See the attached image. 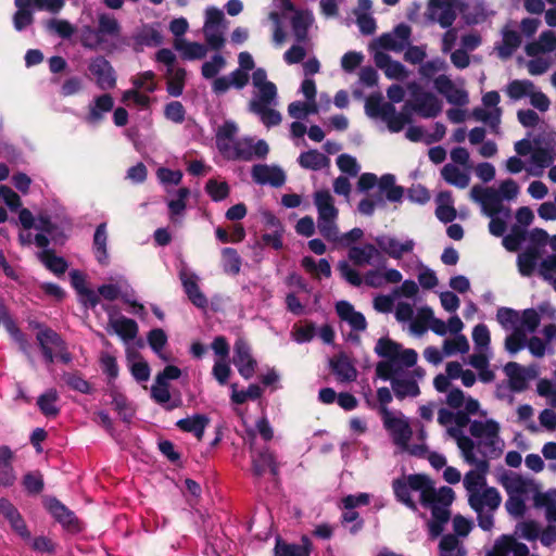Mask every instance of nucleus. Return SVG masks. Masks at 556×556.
Returning <instances> with one entry per match:
<instances>
[{"label":"nucleus","instance_id":"obj_28","mask_svg":"<svg viewBox=\"0 0 556 556\" xmlns=\"http://www.w3.org/2000/svg\"><path fill=\"white\" fill-rule=\"evenodd\" d=\"M179 277L190 301L198 307H204L206 298L199 289V277L186 266L180 269Z\"/></svg>","mask_w":556,"mask_h":556},{"label":"nucleus","instance_id":"obj_30","mask_svg":"<svg viewBox=\"0 0 556 556\" xmlns=\"http://www.w3.org/2000/svg\"><path fill=\"white\" fill-rule=\"evenodd\" d=\"M71 285L77 292L79 301L85 306L94 307L98 305V294L94 290L88 288L86 276L79 270H72L70 273Z\"/></svg>","mask_w":556,"mask_h":556},{"label":"nucleus","instance_id":"obj_4","mask_svg":"<svg viewBox=\"0 0 556 556\" xmlns=\"http://www.w3.org/2000/svg\"><path fill=\"white\" fill-rule=\"evenodd\" d=\"M486 472L473 469L468 471L463 480L469 506L477 513L479 527L484 531L493 528V513L502 503L500 492L486 485Z\"/></svg>","mask_w":556,"mask_h":556},{"label":"nucleus","instance_id":"obj_16","mask_svg":"<svg viewBox=\"0 0 556 556\" xmlns=\"http://www.w3.org/2000/svg\"><path fill=\"white\" fill-rule=\"evenodd\" d=\"M224 13L215 7H208L205 10V22L203 33L206 42L213 48L218 49L224 43Z\"/></svg>","mask_w":556,"mask_h":556},{"label":"nucleus","instance_id":"obj_34","mask_svg":"<svg viewBox=\"0 0 556 556\" xmlns=\"http://www.w3.org/2000/svg\"><path fill=\"white\" fill-rule=\"evenodd\" d=\"M114 100L110 94H101L93 99L89 104L88 115L86 121L89 124H97L103 119L105 113L113 109Z\"/></svg>","mask_w":556,"mask_h":556},{"label":"nucleus","instance_id":"obj_23","mask_svg":"<svg viewBox=\"0 0 556 556\" xmlns=\"http://www.w3.org/2000/svg\"><path fill=\"white\" fill-rule=\"evenodd\" d=\"M88 70L96 78V84L102 90L111 89L116 84L115 72L110 62L103 56L92 58Z\"/></svg>","mask_w":556,"mask_h":556},{"label":"nucleus","instance_id":"obj_13","mask_svg":"<svg viewBox=\"0 0 556 556\" xmlns=\"http://www.w3.org/2000/svg\"><path fill=\"white\" fill-rule=\"evenodd\" d=\"M470 197L480 204L482 213L489 217L498 214H503L505 217L509 215V211L503 205L497 188L476 185L471 188Z\"/></svg>","mask_w":556,"mask_h":556},{"label":"nucleus","instance_id":"obj_3","mask_svg":"<svg viewBox=\"0 0 556 556\" xmlns=\"http://www.w3.org/2000/svg\"><path fill=\"white\" fill-rule=\"evenodd\" d=\"M384 361L378 363L376 371L379 378L390 380L397 399L415 397L419 387L414 377L406 372L417 362V353L413 349H403L390 339H380L375 348Z\"/></svg>","mask_w":556,"mask_h":556},{"label":"nucleus","instance_id":"obj_53","mask_svg":"<svg viewBox=\"0 0 556 556\" xmlns=\"http://www.w3.org/2000/svg\"><path fill=\"white\" fill-rule=\"evenodd\" d=\"M527 162V173L530 176L539 177L543 174L544 168L549 164L551 157L547 152L543 150H535L531 153Z\"/></svg>","mask_w":556,"mask_h":556},{"label":"nucleus","instance_id":"obj_29","mask_svg":"<svg viewBox=\"0 0 556 556\" xmlns=\"http://www.w3.org/2000/svg\"><path fill=\"white\" fill-rule=\"evenodd\" d=\"M238 134L237 125L231 121H226L216 130V146L219 152L227 159L238 141L236 136Z\"/></svg>","mask_w":556,"mask_h":556},{"label":"nucleus","instance_id":"obj_56","mask_svg":"<svg viewBox=\"0 0 556 556\" xmlns=\"http://www.w3.org/2000/svg\"><path fill=\"white\" fill-rule=\"evenodd\" d=\"M313 23V15L309 12H296L292 17L293 34L299 42H304L307 29Z\"/></svg>","mask_w":556,"mask_h":556},{"label":"nucleus","instance_id":"obj_41","mask_svg":"<svg viewBox=\"0 0 556 556\" xmlns=\"http://www.w3.org/2000/svg\"><path fill=\"white\" fill-rule=\"evenodd\" d=\"M210 419L202 414H195L177 421V427L186 432L193 433L198 440H201Z\"/></svg>","mask_w":556,"mask_h":556},{"label":"nucleus","instance_id":"obj_39","mask_svg":"<svg viewBox=\"0 0 556 556\" xmlns=\"http://www.w3.org/2000/svg\"><path fill=\"white\" fill-rule=\"evenodd\" d=\"M336 308L340 318L346 321L354 330H364L366 328L365 317L356 312L349 302L340 301L337 303Z\"/></svg>","mask_w":556,"mask_h":556},{"label":"nucleus","instance_id":"obj_18","mask_svg":"<svg viewBox=\"0 0 556 556\" xmlns=\"http://www.w3.org/2000/svg\"><path fill=\"white\" fill-rule=\"evenodd\" d=\"M37 340L48 363H52L54 358H60L65 363L71 359L63 341L54 331L50 329L40 330L37 333Z\"/></svg>","mask_w":556,"mask_h":556},{"label":"nucleus","instance_id":"obj_19","mask_svg":"<svg viewBox=\"0 0 556 556\" xmlns=\"http://www.w3.org/2000/svg\"><path fill=\"white\" fill-rule=\"evenodd\" d=\"M254 440H255L254 429H248L247 437L244 438V441L251 448L252 469H253L254 475L262 476L267 471L275 475L277 472V465H276L274 455L267 450L261 451V452H255L253 450Z\"/></svg>","mask_w":556,"mask_h":556},{"label":"nucleus","instance_id":"obj_61","mask_svg":"<svg viewBox=\"0 0 556 556\" xmlns=\"http://www.w3.org/2000/svg\"><path fill=\"white\" fill-rule=\"evenodd\" d=\"M38 256L43 265L55 275H62L67 269L65 260L55 255L50 250H42Z\"/></svg>","mask_w":556,"mask_h":556},{"label":"nucleus","instance_id":"obj_45","mask_svg":"<svg viewBox=\"0 0 556 556\" xmlns=\"http://www.w3.org/2000/svg\"><path fill=\"white\" fill-rule=\"evenodd\" d=\"M18 219L25 230H30L33 227L40 231H46L48 235L52 233V224L46 216L34 218L31 212L27 208L20 211Z\"/></svg>","mask_w":556,"mask_h":556},{"label":"nucleus","instance_id":"obj_22","mask_svg":"<svg viewBox=\"0 0 556 556\" xmlns=\"http://www.w3.org/2000/svg\"><path fill=\"white\" fill-rule=\"evenodd\" d=\"M338 268L341 273V276L353 286H361L363 281L366 285L375 288L386 285L383 269L369 270L366 273L364 278H362L359 273L345 261L340 262Z\"/></svg>","mask_w":556,"mask_h":556},{"label":"nucleus","instance_id":"obj_46","mask_svg":"<svg viewBox=\"0 0 556 556\" xmlns=\"http://www.w3.org/2000/svg\"><path fill=\"white\" fill-rule=\"evenodd\" d=\"M379 248L372 244L353 247L349 250V258L357 266L370 265L372 260L379 256Z\"/></svg>","mask_w":556,"mask_h":556},{"label":"nucleus","instance_id":"obj_57","mask_svg":"<svg viewBox=\"0 0 556 556\" xmlns=\"http://www.w3.org/2000/svg\"><path fill=\"white\" fill-rule=\"evenodd\" d=\"M534 506L545 508L546 519L556 522V489L548 490L538 495Z\"/></svg>","mask_w":556,"mask_h":556},{"label":"nucleus","instance_id":"obj_37","mask_svg":"<svg viewBox=\"0 0 556 556\" xmlns=\"http://www.w3.org/2000/svg\"><path fill=\"white\" fill-rule=\"evenodd\" d=\"M465 369L458 362H450L445 366V374L438 375L433 384L439 392H450L451 380L460 379L462 374Z\"/></svg>","mask_w":556,"mask_h":556},{"label":"nucleus","instance_id":"obj_8","mask_svg":"<svg viewBox=\"0 0 556 556\" xmlns=\"http://www.w3.org/2000/svg\"><path fill=\"white\" fill-rule=\"evenodd\" d=\"M382 420L393 443L401 451L408 452L413 455H421L425 453V431L422 429L419 430L418 438L420 443L410 444L409 442L413 437V430L409 426L408 419L401 412H392L388 408H383Z\"/></svg>","mask_w":556,"mask_h":556},{"label":"nucleus","instance_id":"obj_31","mask_svg":"<svg viewBox=\"0 0 556 556\" xmlns=\"http://www.w3.org/2000/svg\"><path fill=\"white\" fill-rule=\"evenodd\" d=\"M429 16L442 27H450L455 20V11L451 0H431L429 4Z\"/></svg>","mask_w":556,"mask_h":556},{"label":"nucleus","instance_id":"obj_55","mask_svg":"<svg viewBox=\"0 0 556 556\" xmlns=\"http://www.w3.org/2000/svg\"><path fill=\"white\" fill-rule=\"evenodd\" d=\"M175 48L188 60L202 59L206 54V48L203 45L189 42L181 38L176 39Z\"/></svg>","mask_w":556,"mask_h":556},{"label":"nucleus","instance_id":"obj_35","mask_svg":"<svg viewBox=\"0 0 556 556\" xmlns=\"http://www.w3.org/2000/svg\"><path fill=\"white\" fill-rule=\"evenodd\" d=\"M126 357L132 377L138 382H147L151 374L149 364L132 348L126 349Z\"/></svg>","mask_w":556,"mask_h":556},{"label":"nucleus","instance_id":"obj_14","mask_svg":"<svg viewBox=\"0 0 556 556\" xmlns=\"http://www.w3.org/2000/svg\"><path fill=\"white\" fill-rule=\"evenodd\" d=\"M375 242L379 251L394 260H401L415 249L414 239L407 236L383 233L376 237Z\"/></svg>","mask_w":556,"mask_h":556},{"label":"nucleus","instance_id":"obj_36","mask_svg":"<svg viewBox=\"0 0 556 556\" xmlns=\"http://www.w3.org/2000/svg\"><path fill=\"white\" fill-rule=\"evenodd\" d=\"M556 48V34L547 30L543 31L536 41L526 46V52L529 56H536L539 54L547 55Z\"/></svg>","mask_w":556,"mask_h":556},{"label":"nucleus","instance_id":"obj_24","mask_svg":"<svg viewBox=\"0 0 556 556\" xmlns=\"http://www.w3.org/2000/svg\"><path fill=\"white\" fill-rule=\"evenodd\" d=\"M233 364L244 379L253 377L256 362L250 353V348L243 340H238L235 344Z\"/></svg>","mask_w":556,"mask_h":556},{"label":"nucleus","instance_id":"obj_26","mask_svg":"<svg viewBox=\"0 0 556 556\" xmlns=\"http://www.w3.org/2000/svg\"><path fill=\"white\" fill-rule=\"evenodd\" d=\"M374 61L389 79L404 80L408 76V71L405 66L392 60L384 51L374 52Z\"/></svg>","mask_w":556,"mask_h":556},{"label":"nucleus","instance_id":"obj_11","mask_svg":"<svg viewBox=\"0 0 556 556\" xmlns=\"http://www.w3.org/2000/svg\"><path fill=\"white\" fill-rule=\"evenodd\" d=\"M314 203L318 212L317 227L326 239L338 238V208L334 206L332 195L328 191H317L314 194Z\"/></svg>","mask_w":556,"mask_h":556},{"label":"nucleus","instance_id":"obj_38","mask_svg":"<svg viewBox=\"0 0 556 556\" xmlns=\"http://www.w3.org/2000/svg\"><path fill=\"white\" fill-rule=\"evenodd\" d=\"M190 195V190L186 187L175 192V198L167 201L169 220L173 224H180L186 210V200Z\"/></svg>","mask_w":556,"mask_h":556},{"label":"nucleus","instance_id":"obj_48","mask_svg":"<svg viewBox=\"0 0 556 556\" xmlns=\"http://www.w3.org/2000/svg\"><path fill=\"white\" fill-rule=\"evenodd\" d=\"M148 343L152 351L163 362L170 361V355L164 352V348L167 344V334L161 328L152 329L147 336Z\"/></svg>","mask_w":556,"mask_h":556},{"label":"nucleus","instance_id":"obj_52","mask_svg":"<svg viewBox=\"0 0 556 556\" xmlns=\"http://www.w3.org/2000/svg\"><path fill=\"white\" fill-rule=\"evenodd\" d=\"M330 365L340 381H352L356 378V370L348 357L340 355L331 359Z\"/></svg>","mask_w":556,"mask_h":556},{"label":"nucleus","instance_id":"obj_10","mask_svg":"<svg viewBox=\"0 0 556 556\" xmlns=\"http://www.w3.org/2000/svg\"><path fill=\"white\" fill-rule=\"evenodd\" d=\"M365 111L370 118L382 121L391 132L401 131L409 123L405 112H397L392 103L380 98L369 97L365 103Z\"/></svg>","mask_w":556,"mask_h":556},{"label":"nucleus","instance_id":"obj_32","mask_svg":"<svg viewBox=\"0 0 556 556\" xmlns=\"http://www.w3.org/2000/svg\"><path fill=\"white\" fill-rule=\"evenodd\" d=\"M109 327L121 338L127 348H131L129 342L138 334V325L134 319L125 316L111 317Z\"/></svg>","mask_w":556,"mask_h":556},{"label":"nucleus","instance_id":"obj_17","mask_svg":"<svg viewBox=\"0 0 556 556\" xmlns=\"http://www.w3.org/2000/svg\"><path fill=\"white\" fill-rule=\"evenodd\" d=\"M410 37V27L406 24L397 25L393 31L383 34L370 46L376 51L390 50L400 52L407 46Z\"/></svg>","mask_w":556,"mask_h":556},{"label":"nucleus","instance_id":"obj_62","mask_svg":"<svg viewBox=\"0 0 556 556\" xmlns=\"http://www.w3.org/2000/svg\"><path fill=\"white\" fill-rule=\"evenodd\" d=\"M539 258V252L535 248L528 249L518 255L517 264L519 273L522 276H530L534 271Z\"/></svg>","mask_w":556,"mask_h":556},{"label":"nucleus","instance_id":"obj_27","mask_svg":"<svg viewBox=\"0 0 556 556\" xmlns=\"http://www.w3.org/2000/svg\"><path fill=\"white\" fill-rule=\"evenodd\" d=\"M253 180L260 185L281 186L286 176L283 170L274 165L258 164L252 168Z\"/></svg>","mask_w":556,"mask_h":556},{"label":"nucleus","instance_id":"obj_50","mask_svg":"<svg viewBox=\"0 0 556 556\" xmlns=\"http://www.w3.org/2000/svg\"><path fill=\"white\" fill-rule=\"evenodd\" d=\"M13 453L7 446H0V484L8 486L15 480V475L11 466Z\"/></svg>","mask_w":556,"mask_h":556},{"label":"nucleus","instance_id":"obj_51","mask_svg":"<svg viewBox=\"0 0 556 556\" xmlns=\"http://www.w3.org/2000/svg\"><path fill=\"white\" fill-rule=\"evenodd\" d=\"M186 72L184 68L170 66L167 68V91L173 97H178L182 93L185 85Z\"/></svg>","mask_w":556,"mask_h":556},{"label":"nucleus","instance_id":"obj_64","mask_svg":"<svg viewBox=\"0 0 556 556\" xmlns=\"http://www.w3.org/2000/svg\"><path fill=\"white\" fill-rule=\"evenodd\" d=\"M547 244L554 253L541 262L539 273L544 279H552L553 273H556V235L549 237Z\"/></svg>","mask_w":556,"mask_h":556},{"label":"nucleus","instance_id":"obj_60","mask_svg":"<svg viewBox=\"0 0 556 556\" xmlns=\"http://www.w3.org/2000/svg\"><path fill=\"white\" fill-rule=\"evenodd\" d=\"M379 190L386 194L387 199L392 202H397L403 197L401 187L395 186V178L391 174L383 175L378 181Z\"/></svg>","mask_w":556,"mask_h":556},{"label":"nucleus","instance_id":"obj_12","mask_svg":"<svg viewBox=\"0 0 556 556\" xmlns=\"http://www.w3.org/2000/svg\"><path fill=\"white\" fill-rule=\"evenodd\" d=\"M500 482L508 495H516L523 498L535 497L541 495V485L533 479L516 472H506L501 476Z\"/></svg>","mask_w":556,"mask_h":556},{"label":"nucleus","instance_id":"obj_54","mask_svg":"<svg viewBox=\"0 0 556 556\" xmlns=\"http://www.w3.org/2000/svg\"><path fill=\"white\" fill-rule=\"evenodd\" d=\"M444 350L445 356H454L456 354H465L469 351V342L467 338L462 334V332L457 334H452L451 338H447L443 341L442 345Z\"/></svg>","mask_w":556,"mask_h":556},{"label":"nucleus","instance_id":"obj_2","mask_svg":"<svg viewBox=\"0 0 556 556\" xmlns=\"http://www.w3.org/2000/svg\"><path fill=\"white\" fill-rule=\"evenodd\" d=\"M473 439L460 435L458 428H448V435L454 439L464 460L476 467V470H489V459L498 458L505 450L501 426L494 419L473 420L469 425Z\"/></svg>","mask_w":556,"mask_h":556},{"label":"nucleus","instance_id":"obj_49","mask_svg":"<svg viewBox=\"0 0 556 556\" xmlns=\"http://www.w3.org/2000/svg\"><path fill=\"white\" fill-rule=\"evenodd\" d=\"M432 309L428 306L420 307L415 317L408 323V330L414 336L424 334L430 326Z\"/></svg>","mask_w":556,"mask_h":556},{"label":"nucleus","instance_id":"obj_33","mask_svg":"<svg viewBox=\"0 0 556 556\" xmlns=\"http://www.w3.org/2000/svg\"><path fill=\"white\" fill-rule=\"evenodd\" d=\"M504 371L508 377L509 387L513 391L521 392L527 388L530 378L529 369L511 362L506 364Z\"/></svg>","mask_w":556,"mask_h":556},{"label":"nucleus","instance_id":"obj_20","mask_svg":"<svg viewBox=\"0 0 556 556\" xmlns=\"http://www.w3.org/2000/svg\"><path fill=\"white\" fill-rule=\"evenodd\" d=\"M269 148L266 141L257 140L254 142L252 138H242L236 142L232 151L228 155L229 160L250 161L254 157H264L268 153Z\"/></svg>","mask_w":556,"mask_h":556},{"label":"nucleus","instance_id":"obj_58","mask_svg":"<svg viewBox=\"0 0 556 556\" xmlns=\"http://www.w3.org/2000/svg\"><path fill=\"white\" fill-rule=\"evenodd\" d=\"M276 556H309V543L303 539L302 544H287L278 541L275 547Z\"/></svg>","mask_w":556,"mask_h":556},{"label":"nucleus","instance_id":"obj_7","mask_svg":"<svg viewBox=\"0 0 556 556\" xmlns=\"http://www.w3.org/2000/svg\"><path fill=\"white\" fill-rule=\"evenodd\" d=\"M446 404L459 412L454 414L448 409L441 408L438 413L440 425L446 428L447 433L448 428H458L460 435H464L463 429L469 424L468 415H473L479 412V402L471 396H466L459 389H451L446 396Z\"/></svg>","mask_w":556,"mask_h":556},{"label":"nucleus","instance_id":"obj_63","mask_svg":"<svg viewBox=\"0 0 556 556\" xmlns=\"http://www.w3.org/2000/svg\"><path fill=\"white\" fill-rule=\"evenodd\" d=\"M58 393L55 390H48L38 397L37 405L40 412L47 417H54L59 414L56 406Z\"/></svg>","mask_w":556,"mask_h":556},{"label":"nucleus","instance_id":"obj_15","mask_svg":"<svg viewBox=\"0 0 556 556\" xmlns=\"http://www.w3.org/2000/svg\"><path fill=\"white\" fill-rule=\"evenodd\" d=\"M412 93V109L425 118L435 117L442 111V102L431 92L420 91L416 83L407 86Z\"/></svg>","mask_w":556,"mask_h":556},{"label":"nucleus","instance_id":"obj_5","mask_svg":"<svg viewBox=\"0 0 556 556\" xmlns=\"http://www.w3.org/2000/svg\"><path fill=\"white\" fill-rule=\"evenodd\" d=\"M496 320L511 332L505 339V349L516 354L525 349V332H535L541 323V315L533 308L521 312L509 307H501L496 313Z\"/></svg>","mask_w":556,"mask_h":556},{"label":"nucleus","instance_id":"obj_25","mask_svg":"<svg viewBox=\"0 0 556 556\" xmlns=\"http://www.w3.org/2000/svg\"><path fill=\"white\" fill-rule=\"evenodd\" d=\"M0 514L10 523L12 530L23 540H30V532L17 508L8 500L0 498Z\"/></svg>","mask_w":556,"mask_h":556},{"label":"nucleus","instance_id":"obj_1","mask_svg":"<svg viewBox=\"0 0 556 556\" xmlns=\"http://www.w3.org/2000/svg\"><path fill=\"white\" fill-rule=\"evenodd\" d=\"M394 493L400 502L415 508L413 494H417L421 504L431 509L432 518L428 523L433 538L439 536L450 519L448 507L454 501V492L448 486L435 489L431 480L421 475L409 476L407 479L393 483Z\"/></svg>","mask_w":556,"mask_h":556},{"label":"nucleus","instance_id":"obj_44","mask_svg":"<svg viewBox=\"0 0 556 556\" xmlns=\"http://www.w3.org/2000/svg\"><path fill=\"white\" fill-rule=\"evenodd\" d=\"M444 180L457 188H466L469 185L470 176L467 168H459L455 164H446L441 170Z\"/></svg>","mask_w":556,"mask_h":556},{"label":"nucleus","instance_id":"obj_42","mask_svg":"<svg viewBox=\"0 0 556 556\" xmlns=\"http://www.w3.org/2000/svg\"><path fill=\"white\" fill-rule=\"evenodd\" d=\"M429 329L432 330L434 333L442 336V337L446 336L447 333L457 334V333L462 332V330L464 329V324L457 315L452 316L447 320V323H445V321L437 318L434 316V314L432 313V318H430Z\"/></svg>","mask_w":556,"mask_h":556},{"label":"nucleus","instance_id":"obj_9","mask_svg":"<svg viewBox=\"0 0 556 556\" xmlns=\"http://www.w3.org/2000/svg\"><path fill=\"white\" fill-rule=\"evenodd\" d=\"M119 34L118 21L111 14L100 13L97 28L91 26L81 28L80 42L85 48L97 50L106 47L110 41L118 39Z\"/></svg>","mask_w":556,"mask_h":556},{"label":"nucleus","instance_id":"obj_6","mask_svg":"<svg viewBox=\"0 0 556 556\" xmlns=\"http://www.w3.org/2000/svg\"><path fill=\"white\" fill-rule=\"evenodd\" d=\"M254 87L253 98L250 101V110L256 114L267 127L278 125L281 115L275 110L277 105V88L267 79L263 68H257L252 74Z\"/></svg>","mask_w":556,"mask_h":556},{"label":"nucleus","instance_id":"obj_21","mask_svg":"<svg viewBox=\"0 0 556 556\" xmlns=\"http://www.w3.org/2000/svg\"><path fill=\"white\" fill-rule=\"evenodd\" d=\"M434 88L448 103L454 105H466L469 102L468 93L463 86L455 84L448 76L439 75L433 80Z\"/></svg>","mask_w":556,"mask_h":556},{"label":"nucleus","instance_id":"obj_59","mask_svg":"<svg viewBox=\"0 0 556 556\" xmlns=\"http://www.w3.org/2000/svg\"><path fill=\"white\" fill-rule=\"evenodd\" d=\"M520 42V36L516 30L505 28L503 30L502 45L497 47L498 55L503 59L510 56L519 47Z\"/></svg>","mask_w":556,"mask_h":556},{"label":"nucleus","instance_id":"obj_47","mask_svg":"<svg viewBox=\"0 0 556 556\" xmlns=\"http://www.w3.org/2000/svg\"><path fill=\"white\" fill-rule=\"evenodd\" d=\"M437 217L444 222H452L456 216L452 194L448 191H441L437 197Z\"/></svg>","mask_w":556,"mask_h":556},{"label":"nucleus","instance_id":"obj_43","mask_svg":"<svg viewBox=\"0 0 556 556\" xmlns=\"http://www.w3.org/2000/svg\"><path fill=\"white\" fill-rule=\"evenodd\" d=\"M492 357V352L476 351L469 357V364L479 371V379L482 382H491L494 379V372L489 369V362Z\"/></svg>","mask_w":556,"mask_h":556},{"label":"nucleus","instance_id":"obj_40","mask_svg":"<svg viewBox=\"0 0 556 556\" xmlns=\"http://www.w3.org/2000/svg\"><path fill=\"white\" fill-rule=\"evenodd\" d=\"M93 254L96 260L101 265H108L109 263V251H108V231L106 224H100L93 236Z\"/></svg>","mask_w":556,"mask_h":556}]
</instances>
